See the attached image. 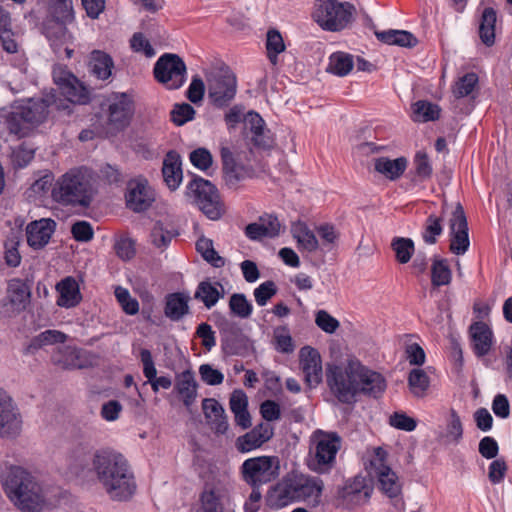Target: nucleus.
Listing matches in <instances>:
<instances>
[{
	"mask_svg": "<svg viewBox=\"0 0 512 512\" xmlns=\"http://www.w3.org/2000/svg\"><path fill=\"white\" fill-rule=\"evenodd\" d=\"M92 470L112 500L128 501L136 492V481L127 459L115 450H96Z\"/></svg>",
	"mask_w": 512,
	"mask_h": 512,
	"instance_id": "1",
	"label": "nucleus"
},
{
	"mask_svg": "<svg viewBox=\"0 0 512 512\" xmlns=\"http://www.w3.org/2000/svg\"><path fill=\"white\" fill-rule=\"evenodd\" d=\"M55 97V90L52 89L43 97L16 99L8 107L0 109V118L10 134L25 138L48 120L49 107L55 103Z\"/></svg>",
	"mask_w": 512,
	"mask_h": 512,
	"instance_id": "2",
	"label": "nucleus"
},
{
	"mask_svg": "<svg viewBox=\"0 0 512 512\" xmlns=\"http://www.w3.org/2000/svg\"><path fill=\"white\" fill-rule=\"evenodd\" d=\"M323 489L322 479L291 473L269 490L266 504L271 509H281L293 502H306L317 506L321 502Z\"/></svg>",
	"mask_w": 512,
	"mask_h": 512,
	"instance_id": "3",
	"label": "nucleus"
},
{
	"mask_svg": "<svg viewBox=\"0 0 512 512\" xmlns=\"http://www.w3.org/2000/svg\"><path fill=\"white\" fill-rule=\"evenodd\" d=\"M3 491L22 512H40L45 504L41 486L25 468L12 465L1 476Z\"/></svg>",
	"mask_w": 512,
	"mask_h": 512,
	"instance_id": "4",
	"label": "nucleus"
},
{
	"mask_svg": "<svg viewBox=\"0 0 512 512\" xmlns=\"http://www.w3.org/2000/svg\"><path fill=\"white\" fill-rule=\"evenodd\" d=\"M54 175L51 172L46 173L35 180L30 190L40 196L45 195L51 189L52 198L63 205L81 206L88 208L92 201L91 185L84 177L79 174L70 175L66 173L62 176V181L53 186Z\"/></svg>",
	"mask_w": 512,
	"mask_h": 512,
	"instance_id": "5",
	"label": "nucleus"
},
{
	"mask_svg": "<svg viewBox=\"0 0 512 512\" xmlns=\"http://www.w3.org/2000/svg\"><path fill=\"white\" fill-rule=\"evenodd\" d=\"M358 367L357 359H348L345 363H328L326 366V384L330 393L342 404H353L357 400Z\"/></svg>",
	"mask_w": 512,
	"mask_h": 512,
	"instance_id": "6",
	"label": "nucleus"
},
{
	"mask_svg": "<svg viewBox=\"0 0 512 512\" xmlns=\"http://www.w3.org/2000/svg\"><path fill=\"white\" fill-rule=\"evenodd\" d=\"M98 105L101 112L106 115V125L102 131L104 136L114 137L130 125L135 112L131 93L112 92L102 97Z\"/></svg>",
	"mask_w": 512,
	"mask_h": 512,
	"instance_id": "7",
	"label": "nucleus"
},
{
	"mask_svg": "<svg viewBox=\"0 0 512 512\" xmlns=\"http://www.w3.org/2000/svg\"><path fill=\"white\" fill-rule=\"evenodd\" d=\"M185 196L210 220H218L225 213L218 188L201 176H192L186 185Z\"/></svg>",
	"mask_w": 512,
	"mask_h": 512,
	"instance_id": "8",
	"label": "nucleus"
},
{
	"mask_svg": "<svg viewBox=\"0 0 512 512\" xmlns=\"http://www.w3.org/2000/svg\"><path fill=\"white\" fill-rule=\"evenodd\" d=\"M363 466L371 478L378 481L379 490L388 498H397L402 493V482L387 464L386 450H367L362 456Z\"/></svg>",
	"mask_w": 512,
	"mask_h": 512,
	"instance_id": "9",
	"label": "nucleus"
},
{
	"mask_svg": "<svg viewBox=\"0 0 512 512\" xmlns=\"http://www.w3.org/2000/svg\"><path fill=\"white\" fill-rule=\"evenodd\" d=\"M355 11V6L349 2L316 0L312 18L323 30L336 32L353 21Z\"/></svg>",
	"mask_w": 512,
	"mask_h": 512,
	"instance_id": "10",
	"label": "nucleus"
},
{
	"mask_svg": "<svg viewBox=\"0 0 512 512\" xmlns=\"http://www.w3.org/2000/svg\"><path fill=\"white\" fill-rule=\"evenodd\" d=\"M208 97L211 103L218 107H226L234 99L237 90V80L228 67L213 70L207 76Z\"/></svg>",
	"mask_w": 512,
	"mask_h": 512,
	"instance_id": "11",
	"label": "nucleus"
},
{
	"mask_svg": "<svg viewBox=\"0 0 512 512\" xmlns=\"http://www.w3.org/2000/svg\"><path fill=\"white\" fill-rule=\"evenodd\" d=\"M280 461L276 456H261L246 460L242 465L244 480L251 486L259 487L279 475Z\"/></svg>",
	"mask_w": 512,
	"mask_h": 512,
	"instance_id": "12",
	"label": "nucleus"
},
{
	"mask_svg": "<svg viewBox=\"0 0 512 512\" xmlns=\"http://www.w3.org/2000/svg\"><path fill=\"white\" fill-rule=\"evenodd\" d=\"M124 197L126 207L134 213L146 212L156 199L155 190L143 176L128 181Z\"/></svg>",
	"mask_w": 512,
	"mask_h": 512,
	"instance_id": "13",
	"label": "nucleus"
},
{
	"mask_svg": "<svg viewBox=\"0 0 512 512\" xmlns=\"http://www.w3.org/2000/svg\"><path fill=\"white\" fill-rule=\"evenodd\" d=\"M22 428L21 413L12 397L0 387V438H16Z\"/></svg>",
	"mask_w": 512,
	"mask_h": 512,
	"instance_id": "14",
	"label": "nucleus"
},
{
	"mask_svg": "<svg viewBox=\"0 0 512 512\" xmlns=\"http://www.w3.org/2000/svg\"><path fill=\"white\" fill-rule=\"evenodd\" d=\"M450 251L455 255L465 254L470 246L468 223L464 209L457 204L449 220Z\"/></svg>",
	"mask_w": 512,
	"mask_h": 512,
	"instance_id": "15",
	"label": "nucleus"
},
{
	"mask_svg": "<svg viewBox=\"0 0 512 512\" xmlns=\"http://www.w3.org/2000/svg\"><path fill=\"white\" fill-rule=\"evenodd\" d=\"M187 80V66L174 53H162V86L168 90L180 89Z\"/></svg>",
	"mask_w": 512,
	"mask_h": 512,
	"instance_id": "16",
	"label": "nucleus"
},
{
	"mask_svg": "<svg viewBox=\"0 0 512 512\" xmlns=\"http://www.w3.org/2000/svg\"><path fill=\"white\" fill-rule=\"evenodd\" d=\"M373 488L370 480L362 475H356L348 479L345 484L338 489L337 496L347 504L358 505L367 502L371 497Z\"/></svg>",
	"mask_w": 512,
	"mask_h": 512,
	"instance_id": "17",
	"label": "nucleus"
},
{
	"mask_svg": "<svg viewBox=\"0 0 512 512\" xmlns=\"http://www.w3.org/2000/svg\"><path fill=\"white\" fill-rule=\"evenodd\" d=\"M386 387V379L381 373L371 370L359 361L358 396L364 395L377 399L382 396Z\"/></svg>",
	"mask_w": 512,
	"mask_h": 512,
	"instance_id": "18",
	"label": "nucleus"
},
{
	"mask_svg": "<svg viewBox=\"0 0 512 512\" xmlns=\"http://www.w3.org/2000/svg\"><path fill=\"white\" fill-rule=\"evenodd\" d=\"M299 361L305 381L309 386H317L323 377L322 360L317 349L304 346L299 352Z\"/></svg>",
	"mask_w": 512,
	"mask_h": 512,
	"instance_id": "19",
	"label": "nucleus"
},
{
	"mask_svg": "<svg viewBox=\"0 0 512 512\" xmlns=\"http://www.w3.org/2000/svg\"><path fill=\"white\" fill-rule=\"evenodd\" d=\"M56 225L55 220L51 218L31 221L26 227L28 245L33 250L43 249L54 234Z\"/></svg>",
	"mask_w": 512,
	"mask_h": 512,
	"instance_id": "20",
	"label": "nucleus"
},
{
	"mask_svg": "<svg viewBox=\"0 0 512 512\" xmlns=\"http://www.w3.org/2000/svg\"><path fill=\"white\" fill-rule=\"evenodd\" d=\"M221 159L223 179L228 188L236 189L241 181L250 177V169L242 164H238L229 148L224 147L221 149Z\"/></svg>",
	"mask_w": 512,
	"mask_h": 512,
	"instance_id": "21",
	"label": "nucleus"
},
{
	"mask_svg": "<svg viewBox=\"0 0 512 512\" xmlns=\"http://www.w3.org/2000/svg\"><path fill=\"white\" fill-rule=\"evenodd\" d=\"M70 23L71 22L56 20L48 16L43 20L41 24L42 34L47 38L55 53H58L67 42V25Z\"/></svg>",
	"mask_w": 512,
	"mask_h": 512,
	"instance_id": "22",
	"label": "nucleus"
},
{
	"mask_svg": "<svg viewBox=\"0 0 512 512\" xmlns=\"http://www.w3.org/2000/svg\"><path fill=\"white\" fill-rule=\"evenodd\" d=\"M197 382L190 370L183 371L176 375L173 392L176 397L189 409L197 397Z\"/></svg>",
	"mask_w": 512,
	"mask_h": 512,
	"instance_id": "23",
	"label": "nucleus"
},
{
	"mask_svg": "<svg viewBox=\"0 0 512 512\" xmlns=\"http://www.w3.org/2000/svg\"><path fill=\"white\" fill-rule=\"evenodd\" d=\"M56 291L58 292L56 304L59 307L74 308L82 301L79 284L72 276H67L58 282Z\"/></svg>",
	"mask_w": 512,
	"mask_h": 512,
	"instance_id": "24",
	"label": "nucleus"
},
{
	"mask_svg": "<svg viewBox=\"0 0 512 512\" xmlns=\"http://www.w3.org/2000/svg\"><path fill=\"white\" fill-rule=\"evenodd\" d=\"M162 179L171 191H175L182 183V161L176 151H169L162 161Z\"/></svg>",
	"mask_w": 512,
	"mask_h": 512,
	"instance_id": "25",
	"label": "nucleus"
},
{
	"mask_svg": "<svg viewBox=\"0 0 512 512\" xmlns=\"http://www.w3.org/2000/svg\"><path fill=\"white\" fill-rule=\"evenodd\" d=\"M471 345L477 357L486 356L493 344V332L484 322H475L470 326Z\"/></svg>",
	"mask_w": 512,
	"mask_h": 512,
	"instance_id": "26",
	"label": "nucleus"
},
{
	"mask_svg": "<svg viewBox=\"0 0 512 512\" xmlns=\"http://www.w3.org/2000/svg\"><path fill=\"white\" fill-rule=\"evenodd\" d=\"M188 292L169 293L165 297L164 314L173 322L182 320L190 313Z\"/></svg>",
	"mask_w": 512,
	"mask_h": 512,
	"instance_id": "27",
	"label": "nucleus"
},
{
	"mask_svg": "<svg viewBox=\"0 0 512 512\" xmlns=\"http://www.w3.org/2000/svg\"><path fill=\"white\" fill-rule=\"evenodd\" d=\"M204 416L211 428L218 434H224L228 429V422L222 405L214 398H205L202 401Z\"/></svg>",
	"mask_w": 512,
	"mask_h": 512,
	"instance_id": "28",
	"label": "nucleus"
},
{
	"mask_svg": "<svg viewBox=\"0 0 512 512\" xmlns=\"http://www.w3.org/2000/svg\"><path fill=\"white\" fill-rule=\"evenodd\" d=\"M93 89L75 77L60 89V95L72 104L87 105L97 97L93 95Z\"/></svg>",
	"mask_w": 512,
	"mask_h": 512,
	"instance_id": "29",
	"label": "nucleus"
},
{
	"mask_svg": "<svg viewBox=\"0 0 512 512\" xmlns=\"http://www.w3.org/2000/svg\"><path fill=\"white\" fill-rule=\"evenodd\" d=\"M7 296L14 304V311L17 314L26 310L31 300V289L26 281L20 278H13L8 282Z\"/></svg>",
	"mask_w": 512,
	"mask_h": 512,
	"instance_id": "30",
	"label": "nucleus"
},
{
	"mask_svg": "<svg viewBox=\"0 0 512 512\" xmlns=\"http://www.w3.org/2000/svg\"><path fill=\"white\" fill-rule=\"evenodd\" d=\"M338 450H309L306 459L308 468L318 474L329 473L336 463Z\"/></svg>",
	"mask_w": 512,
	"mask_h": 512,
	"instance_id": "31",
	"label": "nucleus"
},
{
	"mask_svg": "<svg viewBox=\"0 0 512 512\" xmlns=\"http://www.w3.org/2000/svg\"><path fill=\"white\" fill-rule=\"evenodd\" d=\"M89 72L99 80H107L112 75L114 61L110 54L102 50H93L88 63Z\"/></svg>",
	"mask_w": 512,
	"mask_h": 512,
	"instance_id": "32",
	"label": "nucleus"
},
{
	"mask_svg": "<svg viewBox=\"0 0 512 512\" xmlns=\"http://www.w3.org/2000/svg\"><path fill=\"white\" fill-rule=\"evenodd\" d=\"M224 297V288L218 281L209 279L201 281L194 293V298L200 300L207 309L214 307Z\"/></svg>",
	"mask_w": 512,
	"mask_h": 512,
	"instance_id": "33",
	"label": "nucleus"
},
{
	"mask_svg": "<svg viewBox=\"0 0 512 512\" xmlns=\"http://www.w3.org/2000/svg\"><path fill=\"white\" fill-rule=\"evenodd\" d=\"M68 336L59 330L48 329L34 336L30 342L24 347L25 355H33L41 348L66 342Z\"/></svg>",
	"mask_w": 512,
	"mask_h": 512,
	"instance_id": "34",
	"label": "nucleus"
},
{
	"mask_svg": "<svg viewBox=\"0 0 512 512\" xmlns=\"http://www.w3.org/2000/svg\"><path fill=\"white\" fill-rule=\"evenodd\" d=\"M407 164L408 161L405 157H399L393 160L387 157H379L375 159L374 169L387 179L395 181L403 175Z\"/></svg>",
	"mask_w": 512,
	"mask_h": 512,
	"instance_id": "35",
	"label": "nucleus"
},
{
	"mask_svg": "<svg viewBox=\"0 0 512 512\" xmlns=\"http://www.w3.org/2000/svg\"><path fill=\"white\" fill-rule=\"evenodd\" d=\"M291 232L302 252L313 253L319 248V242L314 232L304 222L292 225Z\"/></svg>",
	"mask_w": 512,
	"mask_h": 512,
	"instance_id": "36",
	"label": "nucleus"
},
{
	"mask_svg": "<svg viewBox=\"0 0 512 512\" xmlns=\"http://www.w3.org/2000/svg\"><path fill=\"white\" fill-rule=\"evenodd\" d=\"M273 436V427L269 422L260 423L254 427L250 432L238 439L239 447L245 448L244 445L250 448H259L264 442L268 441Z\"/></svg>",
	"mask_w": 512,
	"mask_h": 512,
	"instance_id": "37",
	"label": "nucleus"
},
{
	"mask_svg": "<svg viewBox=\"0 0 512 512\" xmlns=\"http://www.w3.org/2000/svg\"><path fill=\"white\" fill-rule=\"evenodd\" d=\"M375 35L379 41L388 45L412 48L418 43L417 38L411 32L405 30L377 31Z\"/></svg>",
	"mask_w": 512,
	"mask_h": 512,
	"instance_id": "38",
	"label": "nucleus"
},
{
	"mask_svg": "<svg viewBox=\"0 0 512 512\" xmlns=\"http://www.w3.org/2000/svg\"><path fill=\"white\" fill-rule=\"evenodd\" d=\"M497 14L494 8L486 7L482 11L479 24V37L488 47L495 43V25Z\"/></svg>",
	"mask_w": 512,
	"mask_h": 512,
	"instance_id": "39",
	"label": "nucleus"
},
{
	"mask_svg": "<svg viewBox=\"0 0 512 512\" xmlns=\"http://www.w3.org/2000/svg\"><path fill=\"white\" fill-rule=\"evenodd\" d=\"M452 271L447 259L435 256L431 265V284L438 288L451 283Z\"/></svg>",
	"mask_w": 512,
	"mask_h": 512,
	"instance_id": "40",
	"label": "nucleus"
},
{
	"mask_svg": "<svg viewBox=\"0 0 512 512\" xmlns=\"http://www.w3.org/2000/svg\"><path fill=\"white\" fill-rule=\"evenodd\" d=\"M353 66L352 55L345 52H335L330 55L326 70L333 75L344 77L351 72Z\"/></svg>",
	"mask_w": 512,
	"mask_h": 512,
	"instance_id": "41",
	"label": "nucleus"
},
{
	"mask_svg": "<svg viewBox=\"0 0 512 512\" xmlns=\"http://www.w3.org/2000/svg\"><path fill=\"white\" fill-rule=\"evenodd\" d=\"M222 345L228 355L246 356L251 350L250 340L242 332L227 336L223 339Z\"/></svg>",
	"mask_w": 512,
	"mask_h": 512,
	"instance_id": "42",
	"label": "nucleus"
},
{
	"mask_svg": "<svg viewBox=\"0 0 512 512\" xmlns=\"http://www.w3.org/2000/svg\"><path fill=\"white\" fill-rule=\"evenodd\" d=\"M47 16L72 23L75 20L72 0H49Z\"/></svg>",
	"mask_w": 512,
	"mask_h": 512,
	"instance_id": "43",
	"label": "nucleus"
},
{
	"mask_svg": "<svg viewBox=\"0 0 512 512\" xmlns=\"http://www.w3.org/2000/svg\"><path fill=\"white\" fill-rule=\"evenodd\" d=\"M414 121H435L440 117V107L426 100H419L412 105Z\"/></svg>",
	"mask_w": 512,
	"mask_h": 512,
	"instance_id": "44",
	"label": "nucleus"
},
{
	"mask_svg": "<svg viewBox=\"0 0 512 512\" xmlns=\"http://www.w3.org/2000/svg\"><path fill=\"white\" fill-rule=\"evenodd\" d=\"M4 246V261L10 268H16L21 264V254L19 252L20 237L12 233L3 243Z\"/></svg>",
	"mask_w": 512,
	"mask_h": 512,
	"instance_id": "45",
	"label": "nucleus"
},
{
	"mask_svg": "<svg viewBox=\"0 0 512 512\" xmlns=\"http://www.w3.org/2000/svg\"><path fill=\"white\" fill-rule=\"evenodd\" d=\"M140 359L143 364V374L147 378V382L143 383L146 386L147 383L151 384L154 392L160 390V377H157V370L154 365L152 354L148 349H141Z\"/></svg>",
	"mask_w": 512,
	"mask_h": 512,
	"instance_id": "46",
	"label": "nucleus"
},
{
	"mask_svg": "<svg viewBox=\"0 0 512 512\" xmlns=\"http://www.w3.org/2000/svg\"><path fill=\"white\" fill-rule=\"evenodd\" d=\"M228 307L230 313L240 319H247L252 315L253 306L243 293H233L230 296Z\"/></svg>",
	"mask_w": 512,
	"mask_h": 512,
	"instance_id": "47",
	"label": "nucleus"
},
{
	"mask_svg": "<svg viewBox=\"0 0 512 512\" xmlns=\"http://www.w3.org/2000/svg\"><path fill=\"white\" fill-rule=\"evenodd\" d=\"M391 247L396 260L401 264L408 263L415 252V245L411 238L395 237L392 239Z\"/></svg>",
	"mask_w": 512,
	"mask_h": 512,
	"instance_id": "48",
	"label": "nucleus"
},
{
	"mask_svg": "<svg viewBox=\"0 0 512 512\" xmlns=\"http://www.w3.org/2000/svg\"><path fill=\"white\" fill-rule=\"evenodd\" d=\"M443 233V219L435 214L429 215L422 231V239L428 245L437 242V238Z\"/></svg>",
	"mask_w": 512,
	"mask_h": 512,
	"instance_id": "49",
	"label": "nucleus"
},
{
	"mask_svg": "<svg viewBox=\"0 0 512 512\" xmlns=\"http://www.w3.org/2000/svg\"><path fill=\"white\" fill-rule=\"evenodd\" d=\"M341 437L336 432L316 430L310 437V448H340Z\"/></svg>",
	"mask_w": 512,
	"mask_h": 512,
	"instance_id": "50",
	"label": "nucleus"
},
{
	"mask_svg": "<svg viewBox=\"0 0 512 512\" xmlns=\"http://www.w3.org/2000/svg\"><path fill=\"white\" fill-rule=\"evenodd\" d=\"M411 392L417 397H423L430 385V379L423 369H412L408 376Z\"/></svg>",
	"mask_w": 512,
	"mask_h": 512,
	"instance_id": "51",
	"label": "nucleus"
},
{
	"mask_svg": "<svg viewBox=\"0 0 512 512\" xmlns=\"http://www.w3.org/2000/svg\"><path fill=\"white\" fill-rule=\"evenodd\" d=\"M54 362L67 370L83 369L85 367V365L80 362L79 350L70 346L65 347L64 350L59 353V356L54 357Z\"/></svg>",
	"mask_w": 512,
	"mask_h": 512,
	"instance_id": "52",
	"label": "nucleus"
},
{
	"mask_svg": "<svg viewBox=\"0 0 512 512\" xmlns=\"http://www.w3.org/2000/svg\"><path fill=\"white\" fill-rule=\"evenodd\" d=\"M267 57L272 64L278 61V55L285 50V44L279 31L270 29L266 38Z\"/></svg>",
	"mask_w": 512,
	"mask_h": 512,
	"instance_id": "53",
	"label": "nucleus"
},
{
	"mask_svg": "<svg viewBox=\"0 0 512 512\" xmlns=\"http://www.w3.org/2000/svg\"><path fill=\"white\" fill-rule=\"evenodd\" d=\"M275 349L284 354H290L294 351V344L289 329L285 326L277 327L274 330Z\"/></svg>",
	"mask_w": 512,
	"mask_h": 512,
	"instance_id": "54",
	"label": "nucleus"
},
{
	"mask_svg": "<svg viewBox=\"0 0 512 512\" xmlns=\"http://www.w3.org/2000/svg\"><path fill=\"white\" fill-rule=\"evenodd\" d=\"M478 83L477 74L470 72L459 78L453 87V94L456 98H463L470 95Z\"/></svg>",
	"mask_w": 512,
	"mask_h": 512,
	"instance_id": "55",
	"label": "nucleus"
},
{
	"mask_svg": "<svg viewBox=\"0 0 512 512\" xmlns=\"http://www.w3.org/2000/svg\"><path fill=\"white\" fill-rule=\"evenodd\" d=\"M195 109L188 103H177L173 106L170 116L171 121L177 125L182 126L189 121H192L195 117Z\"/></svg>",
	"mask_w": 512,
	"mask_h": 512,
	"instance_id": "56",
	"label": "nucleus"
},
{
	"mask_svg": "<svg viewBox=\"0 0 512 512\" xmlns=\"http://www.w3.org/2000/svg\"><path fill=\"white\" fill-rule=\"evenodd\" d=\"M189 160L195 168L204 172L213 164L212 154L208 149L203 147L193 150L189 155Z\"/></svg>",
	"mask_w": 512,
	"mask_h": 512,
	"instance_id": "57",
	"label": "nucleus"
},
{
	"mask_svg": "<svg viewBox=\"0 0 512 512\" xmlns=\"http://www.w3.org/2000/svg\"><path fill=\"white\" fill-rule=\"evenodd\" d=\"M71 234L75 241L86 243L93 239L94 230L90 222L78 220L72 224Z\"/></svg>",
	"mask_w": 512,
	"mask_h": 512,
	"instance_id": "58",
	"label": "nucleus"
},
{
	"mask_svg": "<svg viewBox=\"0 0 512 512\" xmlns=\"http://www.w3.org/2000/svg\"><path fill=\"white\" fill-rule=\"evenodd\" d=\"M462 434L463 428L461 420L458 414L454 410H452L445 435L446 443L451 445H457L458 440L462 437Z\"/></svg>",
	"mask_w": 512,
	"mask_h": 512,
	"instance_id": "59",
	"label": "nucleus"
},
{
	"mask_svg": "<svg viewBox=\"0 0 512 512\" xmlns=\"http://www.w3.org/2000/svg\"><path fill=\"white\" fill-rule=\"evenodd\" d=\"M115 296L126 314L135 315L138 313L139 303L135 298L131 297L127 289L117 287L115 290Z\"/></svg>",
	"mask_w": 512,
	"mask_h": 512,
	"instance_id": "60",
	"label": "nucleus"
},
{
	"mask_svg": "<svg viewBox=\"0 0 512 512\" xmlns=\"http://www.w3.org/2000/svg\"><path fill=\"white\" fill-rule=\"evenodd\" d=\"M130 47L136 53H142L147 58H151L156 54L155 49L149 40L141 32H136L130 39Z\"/></svg>",
	"mask_w": 512,
	"mask_h": 512,
	"instance_id": "61",
	"label": "nucleus"
},
{
	"mask_svg": "<svg viewBox=\"0 0 512 512\" xmlns=\"http://www.w3.org/2000/svg\"><path fill=\"white\" fill-rule=\"evenodd\" d=\"M114 250L120 259L128 261L136 254L135 242L131 238L122 237L115 242Z\"/></svg>",
	"mask_w": 512,
	"mask_h": 512,
	"instance_id": "62",
	"label": "nucleus"
},
{
	"mask_svg": "<svg viewBox=\"0 0 512 512\" xmlns=\"http://www.w3.org/2000/svg\"><path fill=\"white\" fill-rule=\"evenodd\" d=\"M276 292L277 289L273 281L263 282L254 290L255 301L259 306H265Z\"/></svg>",
	"mask_w": 512,
	"mask_h": 512,
	"instance_id": "63",
	"label": "nucleus"
},
{
	"mask_svg": "<svg viewBox=\"0 0 512 512\" xmlns=\"http://www.w3.org/2000/svg\"><path fill=\"white\" fill-rule=\"evenodd\" d=\"M414 165L416 176L420 180H426L431 177L433 169L426 153L417 152L414 159Z\"/></svg>",
	"mask_w": 512,
	"mask_h": 512,
	"instance_id": "64",
	"label": "nucleus"
}]
</instances>
